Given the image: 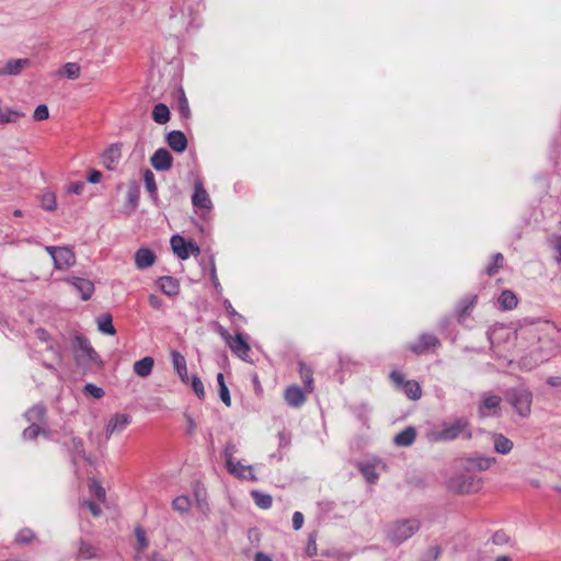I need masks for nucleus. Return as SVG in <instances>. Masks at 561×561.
<instances>
[{"label": "nucleus", "instance_id": "1", "mask_svg": "<svg viewBox=\"0 0 561 561\" xmlns=\"http://www.w3.org/2000/svg\"><path fill=\"white\" fill-rule=\"evenodd\" d=\"M460 436L466 439H470L472 437L470 423L466 416L444 421L439 430H434L428 434L431 442H451Z\"/></svg>", "mask_w": 561, "mask_h": 561}, {"label": "nucleus", "instance_id": "2", "mask_svg": "<svg viewBox=\"0 0 561 561\" xmlns=\"http://www.w3.org/2000/svg\"><path fill=\"white\" fill-rule=\"evenodd\" d=\"M73 345L76 348L75 359L79 367L83 369L103 368V360L85 336L76 335Z\"/></svg>", "mask_w": 561, "mask_h": 561}, {"label": "nucleus", "instance_id": "3", "mask_svg": "<svg viewBox=\"0 0 561 561\" xmlns=\"http://www.w3.org/2000/svg\"><path fill=\"white\" fill-rule=\"evenodd\" d=\"M504 399L520 417L525 419L530 415L533 393L526 386L518 385L508 388L505 391Z\"/></svg>", "mask_w": 561, "mask_h": 561}, {"label": "nucleus", "instance_id": "4", "mask_svg": "<svg viewBox=\"0 0 561 561\" xmlns=\"http://www.w3.org/2000/svg\"><path fill=\"white\" fill-rule=\"evenodd\" d=\"M421 523L416 518L399 519L393 522L388 530L387 537L396 545H401L419 531Z\"/></svg>", "mask_w": 561, "mask_h": 561}, {"label": "nucleus", "instance_id": "5", "mask_svg": "<svg viewBox=\"0 0 561 561\" xmlns=\"http://www.w3.org/2000/svg\"><path fill=\"white\" fill-rule=\"evenodd\" d=\"M502 398L491 392H483L480 396L478 413L480 417H492L501 415Z\"/></svg>", "mask_w": 561, "mask_h": 561}, {"label": "nucleus", "instance_id": "6", "mask_svg": "<svg viewBox=\"0 0 561 561\" xmlns=\"http://www.w3.org/2000/svg\"><path fill=\"white\" fill-rule=\"evenodd\" d=\"M450 488L458 493H472L481 488V480L470 473H461L449 482Z\"/></svg>", "mask_w": 561, "mask_h": 561}, {"label": "nucleus", "instance_id": "7", "mask_svg": "<svg viewBox=\"0 0 561 561\" xmlns=\"http://www.w3.org/2000/svg\"><path fill=\"white\" fill-rule=\"evenodd\" d=\"M172 11H174L173 8H172ZM170 19H171L172 23L174 24V27H178L179 31H182V30L190 31L192 27H194V26L198 27V25H199L197 22V16L192 11L191 7H187L186 9L181 8L180 14L173 12L170 15Z\"/></svg>", "mask_w": 561, "mask_h": 561}, {"label": "nucleus", "instance_id": "8", "mask_svg": "<svg viewBox=\"0 0 561 561\" xmlns=\"http://www.w3.org/2000/svg\"><path fill=\"white\" fill-rule=\"evenodd\" d=\"M440 345L438 337L432 333H422L417 341L409 345V350L415 355H423L434 351Z\"/></svg>", "mask_w": 561, "mask_h": 561}, {"label": "nucleus", "instance_id": "9", "mask_svg": "<svg viewBox=\"0 0 561 561\" xmlns=\"http://www.w3.org/2000/svg\"><path fill=\"white\" fill-rule=\"evenodd\" d=\"M496 459L494 457H486L482 455H477L473 457H468L463 459L462 467L467 471H485L492 465H494Z\"/></svg>", "mask_w": 561, "mask_h": 561}, {"label": "nucleus", "instance_id": "10", "mask_svg": "<svg viewBox=\"0 0 561 561\" xmlns=\"http://www.w3.org/2000/svg\"><path fill=\"white\" fill-rule=\"evenodd\" d=\"M130 416L125 413H116L108 420L105 427V435L108 439L113 434L122 433L129 424Z\"/></svg>", "mask_w": 561, "mask_h": 561}, {"label": "nucleus", "instance_id": "11", "mask_svg": "<svg viewBox=\"0 0 561 561\" xmlns=\"http://www.w3.org/2000/svg\"><path fill=\"white\" fill-rule=\"evenodd\" d=\"M173 162L172 154L165 148H159L150 158V163L157 171H168Z\"/></svg>", "mask_w": 561, "mask_h": 561}, {"label": "nucleus", "instance_id": "12", "mask_svg": "<svg viewBox=\"0 0 561 561\" xmlns=\"http://www.w3.org/2000/svg\"><path fill=\"white\" fill-rule=\"evenodd\" d=\"M66 282L76 288L82 300H89L94 293V284L87 278L71 276Z\"/></svg>", "mask_w": 561, "mask_h": 561}, {"label": "nucleus", "instance_id": "13", "mask_svg": "<svg viewBox=\"0 0 561 561\" xmlns=\"http://www.w3.org/2000/svg\"><path fill=\"white\" fill-rule=\"evenodd\" d=\"M46 414V407L42 403H37L26 410L24 417L30 423V425L39 424L47 428Z\"/></svg>", "mask_w": 561, "mask_h": 561}, {"label": "nucleus", "instance_id": "14", "mask_svg": "<svg viewBox=\"0 0 561 561\" xmlns=\"http://www.w3.org/2000/svg\"><path fill=\"white\" fill-rule=\"evenodd\" d=\"M122 158L119 144H112L102 154V163L107 170H115Z\"/></svg>", "mask_w": 561, "mask_h": 561}, {"label": "nucleus", "instance_id": "15", "mask_svg": "<svg viewBox=\"0 0 561 561\" xmlns=\"http://www.w3.org/2000/svg\"><path fill=\"white\" fill-rule=\"evenodd\" d=\"M231 352L244 362H251L249 359L250 346L244 340L241 333H237L228 344Z\"/></svg>", "mask_w": 561, "mask_h": 561}, {"label": "nucleus", "instance_id": "16", "mask_svg": "<svg viewBox=\"0 0 561 561\" xmlns=\"http://www.w3.org/2000/svg\"><path fill=\"white\" fill-rule=\"evenodd\" d=\"M31 65L28 58H19L8 60L3 67H0V77L2 76H18L22 70Z\"/></svg>", "mask_w": 561, "mask_h": 561}, {"label": "nucleus", "instance_id": "17", "mask_svg": "<svg viewBox=\"0 0 561 561\" xmlns=\"http://www.w3.org/2000/svg\"><path fill=\"white\" fill-rule=\"evenodd\" d=\"M54 265L57 270L67 268L75 264L76 257L71 249L67 247H58L56 255H54Z\"/></svg>", "mask_w": 561, "mask_h": 561}, {"label": "nucleus", "instance_id": "18", "mask_svg": "<svg viewBox=\"0 0 561 561\" xmlns=\"http://www.w3.org/2000/svg\"><path fill=\"white\" fill-rule=\"evenodd\" d=\"M171 358H172L173 368L178 373L181 381L183 383L187 385L190 381V377L187 374L185 357L180 352L173 350L171 352Z\"/></svg>", "mask_w": 561, "mask_h": 561}, {"label": "nucleus", "instance_id": "19", "mask_svg": "<svg viewBox=\"0 0 561 561\" xmlns=\"http://www.w3.org/2000/svg\"><path fill=\"white\" fill-rule=\"evenodd\" d=\"M286 403L289 407L298 408L306 401V396L302 389L296 385L289 386L284 393Z\"/></svg>", "mask_w": 561, "mask_h": 561}, {"label": "nucleus", "instance_id": "20", "mask_svg": "<svg viewBox=\"0 0 561 561\" xmlns=\"http://www.w3.org/2000/svg\"><path fill=\"white\" fill-rule=\"evenodd\" d=\"M237 453V446L232 442H228L224 448V457L226 460L227 470L233 476H242L238 470L239 461H234L233 456Z\"/></svg>", "mask_w": 561, "mask_h": 561}, {"label": "nucleus", "instance_id": "21", "mask_svg": "<svg viewBox=\"0 0 561 561\" xmlns=\"http://www.w3.org/2000/svg\"><path fill=\"white\" fill-rule=\"evenodd\" d=\"M192 203L195 207H198V208H203V209L211 208L210 197H209L207 191L204 188V186L201 183L195 184L194 194L192 196Z\"/></svg>", "mask_w": 561, "mask_h": 561}, {"label": "nucleus", "instance_id": "22", "mask_svg": "<svg viewBox=\"0 0 561 561\" xmlns=\"http://www.w3.org/2000/svg\"><path fill=\"white\" fill-rule=\"evenodd\" d=\"M168 146L175 152H183L187 147L186 136L180 130H172L167 135Z\"/></svg>", "mask_w": 561, "mask_h": 561}, {"label": "nucleus", "instance_id": "23", "mask_svg": "<svg viewBox=\"0 0 561 561\" xmlns=\"http://www.w3.org/2000/svg\"><path fill=\"white\" fill-rule=\"evenodd\" d=\"M171 248L173 253L181 260H186L190 256L188 251V241H186L182 236L174 234L170 240Z\"/></svg>", "mask_w": 561, "mask_h": 561}, {"label": "nucleus", "instance_id": "24", "mask_svg": "<svg viewBox=\"0 0 561 561\" xmlns=\"http://www.w3.org/2000/svg\"><path fill=\"white\" fill-rule=\"evenodd\" d=\"M156 261L154 253L147 248H141L135 253V264L138 270L150 267Z\"/></svg>", "mask_w": 561, "mask_h": 561}, {"label": "nucleus", "instance_id": "25", "mask_svg": "<svg viewBox=\"0 0 561 561\" xmlns=\"http://www.w3.org/2000/svg\"><path fill=\"white\" fill-rule=\"evenodd\" d=\"M158 285L161 291L168 296H176L180 291V284L178 279L171 276H162L158 279Z\"/></svg>", "mask_w": 561, "mask_h": 561}, {"label": "nucleus", "instance_id": "26", "mask_svg": "<svg viewBox=\"0 0 561 561\" xmlns=\"http://www.w3.org/2000/svg\"><path fill=\"white\" fill-rule=\"evenodd\" d=\"M415 437H416L415 428L413 426H408L407 428H404L403 431H401L400 433H398L394 436L393 443L400 447H409L413 444V442L415 440Z\"/></svg>", "mask_w": 561, "mask_h": 561}, {"label": "nucleus", "instance_id": "27", "mask_svg": "<svg viewBox=\"0 0 561 561\" xmlns=\"http://www.w3.org/2000/svg\"><path fill=\"white\" fill-rule=\"evenodd\" d=\"M494 450L501 455H507L513 449V442L503 434L495 433L492 435Z\"/></svg>", "mask_w": 561, "mask_h": 561}, {"label": "nucleus", "instance_id": "28", "mask_svg": "<svg viewBox=\"0 0 561 561\" xmlns=\"http://www.w3.org/2000/svg\"><path fill=\"white\" fill-rule=\"evenodd\" d=\"M144 182H145V187H146L147 192L150 194V198H151L152 203L157 205L158 201H159L158 187L156 184L154 174L151 170L146 169L144 171Z\"/></svg>", "mask_w": 561, "mask_h": 561}, {"label": "nucleus", "instance_id": "29", "mask_svg": "<svg viewBox=\"0 0 561 561\" xmlns=\"http://www.w3.org/2000/svg\"><path fill=\"white\" fill-rule=\"evenodd\" d=\"M153 364V358L146 356L134 364V371L141 378L148 377L152 371Z\"/></svg>", "mask_w": 561, "mask_h": 561}, {"label": "nucleus", "instance_id": "30", "mask_svg": "<svg viewBox=\"0 0 561 561\" xmlns=\"http://www.w3.org/2000/svg\"><path fill=\"white\" fill-rule=\"evenodd\" d=\"M43 435L45 437H49V430L46 427H43L39 424L28 425L23 432H22V438L24 440H34L39 435Z\"/></svg>", "mask_w": 561, "mask_h": 561}, {"label": "nucleus", "instance_id": "31", "mask_svg": "<svg viewBox=\"0 0 561 561\" xmlns=\"http://www.w3.org/2000/svg\"><path fill=\"white\" fill-rule=\"evenodd\" d=\"M497 302L503 310H513L517 307V297L512 290H503Z\"/></svg>", "mask_w": 561, "mask_h": 561}, {"label": "nucleus", "instance_id": "32", "mask_svg": "<svg viewBox=\"0 0 561 561\" xmlns=\"http://www.w3.org/2000/svg\"><path fill=\"white\" fill-rule=\"evenodd\" d=\"M98 330L106 335H115L116 330L113 325V318L110 313L102 314L96 319Z\"/></svg>", "mask_w": 561, "mask_h": 561}, {"label": "nucleus", "instance_id": "33", "mask_svg": "<svg viewBox=\"0 0 561 561\" xmlns=\"http://www.w3.org/2000/svg\"><path fill=\"white\" fill-rule=\"evenodd\" d=\"M152 119L158 124H165L170 119L169 107L163 103H158L152 110Z\"/></svg>", "mask_w": 561, "mask_h": 561}, {"label": "nucleus", "instance_id": "34", "mask_svg": "<svg viewBox=\"0 0 561 561\" xmlns=\"http://www.w3.org/2000/svg\"><path fill=\"white\" fill-rule=\"evenodd\" d=\"M402 390L404 391L405 396L413 401L419 400L422 396L421 386L415 380H407Z\"/></svg>", "mask_w": 561, "mask_h": 561}, {"label": "nucleus", "instance_id": "35", "mask_svg": "<svg viewBox=\"0 0 561 561\" xmlns=\"http://www.w3.org/2000/svg\"><path fill=\"white\" fill-rule=\"evenodd\" d=\"M251 497L253 499L255 505L260 508L267 510L272 506L273 499L270 494L263 493L257 490L251 491Z\"/></svg>", "mask_w": 561, "mask_h": 561}, {"label": "nucleus", "instance_id": "36", "mask_svg": "<svg viewBox=\"0 0 561 561\" xmlns=\"http://www.w3.org/2000/svg\"><path fill=\"white\" fill-rule=\"evenodd\" d=\"M140 198V187L136 182H133L127 190L126 199L127 204L130 206L131 210H135L138 207Z\"/></svg>", "mask_w": 561, "mask_h": 561}, {"label": "nucleus", "instance_id": "37", "mask_svg": "<svg viewBox=\"0 0 561 561\" xmlns=\"http://www.w3.org/2000/svg\"><path fill=\"white\" fill-rule=\"evenodd\" d=\"M478 297L476 295L472 296H466L463 297L458 307V316L459 318H465L469 311L474 307L477 304Z\"/></svg>", "mask_w": 561, "mask_h": 561}, {"label": "nucleus", "instance_id": "38", "mask_svg": "<svg viewBox=\"0 0 561 561\" xmlns=\"http://www.w3.org/2000/svg\"><path fill=\"white\" fill-rule=\"evenodd\" d=\"M178 93V111L183 119H188L191 117L188 101L183 89H180Z\"/></svg>", "mask_w": 561, "mask_h": 561}, {"label": "nucleus", "instance_id": "39", "mask_svg": "<svg viewBox=\"0 0 561 561\" xmlns=\"http://www.w3.org/2000/svg\"><path fill=\"white\" fill-rule=\"evenodd\" d=\"M504 256L502 253L497 252L492 255V262H490L485 267V273L489 276L495 275L500 268L503 266Z\"/></svg>", "mask_w": 561, "mask_h": 561}, {"label": "nucleus", "instance_id": "40", "mask_svg": "<svg viewBox=\"0 0 561 561\" xmlns=\"http://www.w3.org/2000/svg\"><path fill=\"white\" fill-rule=\"evenodd\" d=\"M69 448L72 453V457L73 458H83L85 459L87 456H85V450H84V447H83V440L79 437H72L71 438V442H70V445H69Z\"/></svg>", "mask_w": 561, "mask_h": 561}, {"label": "nucleus", "instance_id": "41", "mask_svg": "<svg viewBox=\"0 0 561 561\" xmlns=\"http://www.w3.org/2000/svg\"><path fill=\"white\" fill-rule=\"evenodd\" d=\"M59 73L68 79L75 80L80 76V66L77 62H67Z\"/></svg>", "mask_w": 561, "mask_h": 561}, {"label": "nucleus", "instance_id": "42", "mask_svg": "<svg viewBox=\"0 0 561 561\" xmlns=\"http://www.w3.org/2000/svg\"><path fill=\"white\" fill-rule=\"evenodd\" d=\"M172 508L180 513H187L191 508V501L185 495L175 497L172 502Z\"/></svg>", "mask_w": 561, "mask_h": 561}, {"label": "nucleus", "instance_id": "43", "mask_svg": "<svg viewBox=\"0 0 561 561\" xmlns=\"http://www.w3.org/2000/svg\"><path fill=\"white\" fill-rule=\"evenodd\" d=\"M78 554L82 559L90 560L96 557V549L91 543L81 540Z\"/></svg>", "mask_w": 561, "mask_h": 561}, {"label": "nucleus", "instance_id": "44", "mask_svg": "<svg viewBox=\"0 0 561 561\" xmlns=\"http://www.w3.org/2000/svg\"><path fill=\"white\" fill-rule=\"evenodd\" d=\"M41 206L47 211H54L57 208L55 194L50 192L43 194L41 198Z\"/></svg>", "mask_w": 561, "mask_h": 561}, {"label": "nucleus", "instance_id": "45", "mask_svg": "<svg viewBox=\"0 0 561 561\" xmlns=\"http://www.w3.org/2000/svg\"><path fill=\"white\" fill-rule=\"evenodd\" d=\"M83 393L87 396H91L94 399H101L105 394L104 390L101 387L91 382L84 385Z\"/></svg>", "mask_w": 561, "mask_h": 561}, {"label": "nucleus", "instance_id": "46", "mask_svg": "<svg viewBox=\"0 0 561 561\" xmlns=\"http://www.w3.org/2000/svg\"><path fill=\"white\" fill-rule=\"evenodd\" d=\"M191 379V387L194 391V393L196 394V397L201 400H203L205 398V389H204V383L203 381L201 380L199 377L197 376H192Z\"/></svg>", "mask_w": 561, "mask_h": 561}, {"label": "nucleus", "instance_id": "47", "mask_svg": "<svg viewBox=\"0 0 561 561\" xmlns=\"http://www.w3.org/2000/svg\"><path fill=\"white\" fill-rule=\"evenodd\" d=\"M360 472L363 477L366 479V481L369 483H375L378 479V474L376 473L375 468L371 465H362Z\"/></svg>", "mask_w": 561, "mask_h": 561}, {"label": "nucleus", "instance_id": "48", "mask_svg": "<svg viewBox=\"0 0 561 561\" xmlns=\"http://www.w3.org/2000/svg\"><path fill=\"white\" fill-rule=\"evenodd\" d=\"M238 470L241 471L242 476H236L237 478L245 479V480H250V481H256L257 480L256 476L253 473L252 466H244V465H242L239 461Z\"/></svg>", "mask_w": 561, "mask_h": 561}, {"label": "nucleus", "instance_id": "49", "mask_svg": "<svg viewBox=\"0 0 561 561\" xmlns=\"http://www.w3.org/2000/svg\"><path fill=\"white\" fill-rule=\"evenodd\" d=\"M90 492L100 501H105L106 492L105 489L96 481L90 483Z\"/></svg>", "mask_w": 561, "mask_h": 561}, {"label": "nucleus", "instance_id": "50", "mask_svg": "<svg viewBox=\"0 0 561 561\" xmlns=\"http://www.w3.org/2000/svg\"><path fill=\"white\" fill-rule=\"evenodd\" d=\"M300 375L309 391H312L313 378L310 369H308L304 364H300Z\"/></svg>", "mask_w": 561, "mask_h": 561}, {"label": "nucleus", "instance_id": "51", "mask_svg": "<svg viewBox=\"0 0 561 561\" xmlns=\"http://www.w3.org/2000/svg\"><path fill=\"white\" fill-rule=\"evenodd\" d=\"M33 538L34 533L31 529L25 528L18 533L15 540L19 543H30L33 540Z\"/></svg>", "mask_w": 561, "mask_h": 561}, {"label": "nucleus", "instance_id": "52", "mask_svg": "<svg viewBox=\"0 0 561 561\" xmlns=\"http://www.w3.org/2000/svg\"><path fill=\"white\" fill-rule=\"evenodd\" d=\"M49 116L48 107L45 104L38 105L33 114L35 121L42 122L47 119Z\"/></svg>", "mask_w": 561, "mask_h": 561}, {"label": "nucleus", "instance_id": "53", "mask_svg": "<svg viewBox=\"0 0 561 561\" xmlns=\"http://www.w3.org/2000/svg\"><path fill=\"white\" fill-rule=\"evenodd\" d=\"M219 397L227 407L231 405L230 392L227 385H222V387H219Z\"/></svg>", "mask_w": 561, "mask_h": 561}, {"label": "nucleus", "instance_id": "54", "mask_svg": "<svg viewBox=\"0 0 561 561\" xmlns=\"http://www.w3.org/2000/svg\"><path fill=\"white\" fill-rule=\"evenodd\" d=\"M552 248L558 253L556 256V262L561 265V234L556 237L552 241Z\"/></svg>", "mask_w": 561, "mask_h": 561}, {"label": "nucleus", "instance_id": "55", "mask_svg": "<svg viewBox=\"0 0 561 561\" xmlns=\"http://www.w3.org/2000/svg\"><path fill=\"white\" fill-rule=\"evenodd\" d=\"M82 504L89 508V511L92 513L93 516L98 517L101 515V513H102L101 507L95 502L84 501Z\"/></svg>", "mask_w": 561, "mask_h": 561}, {"label": "nucleus", "instance_id": "56", "mask_svg": "<svg viewBox=\"0 0 561 561\" xmlns=\"http://www.w3.org/2000/svg\"><path fill=\"white\" fill-rule=\"evenodd\" d=\"M440 553H442V549L439 546H432L428 548L426 557L431 561H436L439 558Z\"/></svg>", "mask_w": 561, "mask_h": 561}, {"label": "nucleus", "instance_id": "57", "mask_svg": "<svg viewBox=\"0 0 561 561\" xmlns=\"http://www.w3.org/2000/svg\"><path fill=\"white\" fill-rule=\"evenodd\" d=\"M210 263H211V271H210L211 282H213V285H214V287L216 288V290H217L218 293H220L222 288H221V285H220V283H219V280H218V277H217L216 266H215V262H214V260H211V262H210Z\"/></svg>", "mask_w": 561, "mask_h": 561}, {"label": "nucleus", "instance_id": "58", "mask_svg": "<svg viewBox=\"0 0 561 561\" xmlns=\"http://www.w3.org/2000/svg\"><path fill=\"white\" fill-rule=\"evenodd\" d=\"M492 541L495 545H504L508 541V536L504 531H496L492 536Z\"/></svg>", "mask_w": 561, "mask_h": 561}, {"label": "nucleus", "instance_id": "59", "mask_svg": "<svg viewBox=\"0 0 561 561\" xmlns=\"http://www.w3.org/2000/svg\"><path fill=\"white\" fill-rule=\"evenodd\" d=\"M304 525V515L300 512H295L293 515V528L299 530Z\"/></svg>", "mask_w": 561, "mask_h": 561}, {"label": "nucleus", "instance_id": "60", "mask_svg": "<svg viewBox=\"0 0 561 561\" xmlns=\"http://www.w3.org/2000/svg\"><path fill=\"white\" fill-rule=\"evenodd\" d=\"M390 378L393 381V383H396L397 386H399L401 388H403V385L407 381V380H404V376L397 370L391 371Z\"/></svg>", "mask_w": 561, "mask_h": 561}, {"label": "nucleus", "instance_id": "61", "mask_svg": "<svg viewBox=\"0 0 561 561\" xmlns=\"http://www.w3.org/2000/svg\"><path fill=\"white\" fill-rule=\"evenodd\" d=\"M84 183L83 182H72L69 187H68V192L70 193H73L76 195H80L84 188Z\"/></svg>", "mask_w": 561, "mask_h": 561}, {"label": "nucleus", "instance_id": "62", "mask_svg": "<svg viewBox=\"0 0 561 561\" xmlns=\"http://www.w3.org/2000/svg\"><path fill=\"white\" fill-rule=\"evenodd\" d=\"M136 537L139 542L140 549L146 548L148 545V541L146 539L145 531L141 528L136 529Z\"/></svg>", "mask_w": 561, "mask_h": 561}, {"label": "nucleus", "instance_id": "63", "mask_svg": "<svg viewBox=\"0 0 561 561\" xmlns=\"http://www.w3.org/2000/svg\"><path fill=\"white\" fill-rule=\"evenodd\" d=\"M101 179H102V173L98 170H92L88 175V181L93 184L99 183L101 181Z\"/></svg>", "mask_w": 561, "mask_h": 561}, {"label": "nucleus", "instance_id": "64", "mask_svg": "<svg viewBox=\"0 0 561 561\" xmlns=\"http://www.w3.org/2000/svg\"><path fill=\"white\" fill-rule=\"evenodd\" d=\"M149 305L154 309H160L162 306V300L156 295H150Z\"/></svg>", "mask_w": 561, "mask_h": 561}]
</instances>
